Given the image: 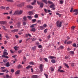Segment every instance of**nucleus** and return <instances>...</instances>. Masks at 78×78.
Returning a JSON list of instances; mask_svg holds the SVG:
<instances>
[{
  "label": "nucleus",
  "instance_id": "obj_40",
  "mask_svg": "<svg viewBox=\"0 0 78 78\" xmlns=\"http://www.w3.org/2000/svg\"><path fill=\"white\" fill-rule=\"evenodd\" d=\"M44 59L45 61V62H48V60L47 59V58H44Z\"/></svg>",
  "mask_w": 78,
  "mask_h": 78
},
{
  "label": "nucleus",
  "instance_id": "obj_8",
  "mask_svg": "<svg viewBox=\"0 0 78 78\" xmlns=\"http://www.w3.org/2000/svg\"><path fill=\"white\" fill-rule=\"evenodd\" d=\"M34 11H32L31 12H29L28 13L29 14L30 16H31V15H33V13H34Z\"/></svg>",
  "mask_w": 78,
  "mask_h": 78
},
{
  "label": "nucleus",
  "instance_id": "obj_28",
  "mask_svg": "<svg viewBox=\"0 0 78 78\" xmlns=\"http://www.w3.org/2000/svg\"><path fill=\"white\" fill-rule=\"evenodd\" d=\"M62 68V66H59L58 67V71H59Z\"/></svg>",
  "mask_w": 78,
  "mask_h": 78
},
{
  "label": "nucleus",
  "instance_id": "obj_57",
  "mask_svg": "<svg viewBox=\"0 0 78 78\" xmlns=\"http://www.w3.org/2000/svg\"><path fill=\"white\" fill-rule=\"evenodd\" d=\"M1 69H2V70H3V69H5V67H1Z\"/></svg>",
  "mask_w": 78,
  "mask_h": 78
},
{
  "label": "nucleus",
  "instance_id": "obj_31",
  "mask_svg": "<svg viewBox=\"0 0 78 78\" xmlns=\"http://www.w3.org/2000/svg\"><path fill=\"white\" fill-rule=\"evenodd\" d=\"M7 2H13L14 1L12 0H6Z\"/></svg>",
  "mask_w": 78,
  "mask_h": 78
},
{
  "label": "nucleus",
  "instance_id": "obj_26",
  "mask_svg": "<svg viewBox=\"0 0 78 78\" xmlns=\"http://www.w3.org/2000/svg\"><path fill=\"white\" fill-rule=\"evenodd\" d=\"M40 28H41V30H44V27L43 26H41L40 27Z\"/></svg>",
  "mask_w": 78,
  "mask_h": 78
},
{
  "label": "nucleus",
  "instance_id": "obj_63",
  "mask_svg": "<svg viewBox=\"0 0 78 78\" xmlns=\"http://www.w3.org/2000/svg\"><path fill=\"white\" fill-rule=\"evenodd\" d=\"M78 14V12H75V13L74 14H75V15H77Z\"/></svg>",
  "mask_w": 78,
  "mask_h": 78
},
{
  "label": "nucleus",
  "instance_id": "obj_30",
  "mask_svg": "<svg viewBox=\"0 0 78 78\" xmlns=\"http://www.w3.org/2000/svg\"><path fill=\"white\" fill-rule=\"evenodd\" d=\"M48 3L49 4H53V2L50 1H48Z\"/></svg>",
  "mask_w": 78,
  "mask_h": 78
},
{
  "label": "nucleus",
  "instance_id": "obj_4",
  "mask_svg": "<svg viewBox=\"0 0 78 78\" xmlns=\"http://www.w3.org/2000/svg\"><path fill=\"white\" fill-rule=\"evenodd\" d=\"M7 23V22H6V21H1L0 22V23L2 25H4V24H5V23Z\"/></svg>",
  "mask_w": 78,
  "mask_h": 78
},
{
  "label": "nucleus",
  "instance_id": "obj_60",
  "mask_svg": "<svg viewBox=\"0 0 78 78\" xmlns=\"http://www.w3.org/2000/svg\"><path fill=\"white\" fill-rule=\"evenodd\" d=\"M43 26L44 27H44H47V25L46 24H44Z\"/></svg>",
  "mask_w": 78,
  "mask_h": 78
},
{
  "label": "nucleus",
  "instance_id": "obj_15",
  "mask_svg": "<svg viewBox=\"0 0 78 78\" xmlns=\"http://www.w3.org/2000/svg\"><path fill=\"white\" fill-rule=\"evenodd\" d=\"M42 2L44 3H45L46 4H47V3H48L47 1L46 0H42Z\"/></svg>",
  "mask_w": 78,
  "mask_h": 78
},
{
  "label": "nucleus",
  "instance_id": "obj_18",
  "mask_svg": "<svg viewBox=\"0 0 78 78\" xmlns=\"http://www.w3.org/2000/svg\"><path fill=\"white\" fill-rule=\"evenodd\" d=\"M55 5L53 4L52 5L50 6V8H55Z\"/></svg>",
  "mask_w": 78,
  "mask_h": 78
},
{
  "label": "nucleus",
  "instance_id": "obj_52",
  "mask_svg": "<svg viewBox=\"0 0 78 78\" xmlns=\"http://www.w3.org/2000/svg\"><path fill=\"white\" fill-rule=\"evenodd\" d=\"M60 3L61 4H62L64 3V2L63 1L61 0L60 1Z\"/></svg>",
  "mask_w": 78,
  "mask_h": 78
},
{
  "label": "nucleus",
  "instance_id": "obj_54",
  "mask_svg": "<svg viewBox=\"0 0 78 78\" xmlns=\"http://www.w3.org/2000/svg\"><path fill=\"white\" fill-rule=\"evenodd\" d=\"M11 72H12V73H13L14 72V70L13 69H11Z\"/></svg>",
  "mask_w": 78,
  "mask_h": 78
},
{
  "label": "nucleus",
  "instance_id": "obj_2",
  "mask_svg": "<svg viewBox=\"0 0 78 78\" xmlns=\"http://www.w3.org/2000/svg\"><path fill=\"white\" fill-rule=\"evenodd\" d=\"M37 3L38 5H40V8H43L44 6V3H41V2H39L38 1H37Z\"/></svg>",
  "mask_w": 78,
  "mask_h": 78
},
{
  "label": "nucleus",
  "instance_id": "obj_50",
  "mask_svg": "<svg viewBox=\"0 0 78 78\" xmlns=\"http://www.w3.org/2000/svg\"><path fill=\"white\" fill-rule=\"evenodd\" d=\"M17 6L18 7H22V5H21V4H19L17 5Z\"/></svg>",
  "mask_w": 78,
  "mask_h": 78
},
{
  "label": "nucleus",
  "instance_id": "obj_17",
  "mask_svg": "<svg viewBox=\"0 0 78 78\" xmlns=\"http://www.w3.org/2000/svg\"><path fill=\"white\" fill-rule=\"evenodd\" d=\"M31 67H32V66L29 65L28 66H27V67H26V69H28L30 68H31Z\"/></svg>",
  "mask_w": 78,
  "mask_h": 78
},
{
  "label": "nucleus",
  "instance_id": "obj_6",
  "mask_svg": "<svg viewBox=\"0 0 78 78\" xmlns=\"http://www.w3.org/2000/svg\"><path fill=\"white\" fill-rule=\"evenodd\" d=\"M1 72H6V73H8V72H9V71L8 70H7V69H6L2 70Z\"/></svg>",
  "mask_w": 78,
  "mask_h": 78
},
{
  "label": "nucleus",
  "instance_id": "obj_5",
  "mask_svg": "<svg viewBox=\"0 0 78 78\" xmlns=\"http://www.w3.org/2000/svg\"><path fill=\"white\" fill-rule=\"evenodd\" d=\"M19 31V29H15L13 30H12V33H16V32H17Z\"/></svg>",
  "mask_w": 78,
  "mask_h": 78
},
{
  "label": "nucleus",
  "instance_id": "obj_9",
  "mask_svg": "<svg viewBox=\"0 0 78 78\" xmlns=\"http://www.w3.org/2000/svg\"><path fill=\"white\" fill-rule=\"evenodd\" d=\"M5 66L6 67H9V66H10V64H9V62H7L5 64Z\"/></svg>",
  "mask_w": 78,
  "mask_h": 78
},
{
  "label": "nucleus",
  "instance_id": "obj_53",
  "mask_svg": "<svg viewBox=\"0 0 78 78\" xmlns=\"http://www.w3.org/2000/svg\"><path fill=\"white\" fill-rule=\"evenodd\" d=\"M22 13V11L20 10V11H19V14H21Z\"/></svg>",
  "mask_w": 78,
  "mask_h": 78
},
{
  "label": "nucleus",
  "instance_id": "obj_14",
  "mask_svg": "<svg viewBox=\"0 0 78 78\" xmlns=\"http://www.w3.org/2000/svg\"><path fill=\"white\" fill-rule=\"evenodd\" d=\"M12 76H9V75L7 74L5 76V78H11Z\"/></svg>",
  "mask_w": 78,
  "mask_h": 78
},
{
  "label": "nucleus",
  "instance_id": "obj_47",
  "mask_svg": "<svg viewBox=\"0 0 78 78\" xmlns=\"http://www.w3.org/2000/svg\"><path fill=\"white\" fill-rule=\"evenodd\" d=\"M51 71H52V72H53L54 71V69L52 67H51Z\"/></svg>",
  "mask_w": 78,
  "mask_h": 78
},
{
  "label": "nucleus",
  "instance_id": "obj_27",
  "mask_svg": "<svg viewBox=\"0 0 78 78\" xmlns=\"http://www.w3.org/2000/svg\"><path fill=\"white\" fill-rule=\"evenodd\" d=\"M17 25H18V28H20V23L19 22L18 23Z\"/></svg>",
  "mask_w": 78,
  "mask_h": 78
},
{
  "label": "nucleus",
  "instance_id": "obj_36",
  "mask_svg": "<svg viewBox=\"0 0 78 78\" xmlns=\"http://www.w3.org/2000/svg\"><path fill=\"white\" fill-rule=\"evenodd\" d=\"M34 17H35V18H37V17H38V15L37 14H35Z\"/></svg>",
  "mask_w": 78,
  "mask_h": 78
},
{
  "label": "nucleus",
  "instance_id": "obj_29",
  "mask_svg": "<svg viewBox=\"0 0 78 78\" xmlns=\"http://www.w3.org/2000/svg\"><path fill=\"white\" fill-rule=\"evenodd\" d=\"M1 9H5V7L3 6H2L0 7Z\"/></svg>",
  "mask_w": 78,
  "mask_h": 78
},
{
  "label": "nucleus",
  "instance_id": "obj_48",
  "mask_svg": "<svg viewBox=\"0 0 78 78\" xmlns=\"http://www.w3.org/2000/svg\"><path fill=\"white\" fill-rule=\"evenodd\" d=\"M60 48H61V49H63L64 48V47L62 46H61L60 47Z\"/></svg>",
  "mask_w": 78,
  "mask_h": 78
},
{
  "label": "nucleus",
  "instance_id": "obj_55",
  "mask_svg": "<svg viewBox=\"0 0 78 78\" xmlns=\"http://www.w3.org/2000/svg\"><path fill=\"white\" fill-rule=\"evenodd\" d=\"M4 44H5V45H6V44H7V41H4Z\"/></svg>",
  "mask_w": 78,
  "mask_h": 78
},
{
  "label": "nucleus",
  "instance_id": "obj_24",
  "mask_svg": "<svg viewBox=\"0 0 78 78\" xmlns=\"http://www.w3.org/2000/svg\"><path fill=\"white\" fill-rule=\"evenodd\" d=\"M22 65H19L18 66V69H20V68H21V67H22Z\"/></svg>",
  "mask_w": 78,
  "mask_h": 78
},
{
  "label": "nucleus",
  "instance_id": "obj_12",
  "mask_svg": "<svg viewBox=\"0 0 78 78\" xmlns=\"http://www.w3.org/2000/svg\"><path fill=\"white\" fill-rule=\"evenodd\" d=\"M2 58H9V57L7 55H2Z\"/></svg>",
  "mask_w": 78,
  "mask_h": 78
},
{
  "label": "nucleus",
  "instance_id": "obj_59",
  "mask_svg": "<svg viewBox=\"0 0 78 78\" xmlns=\"http://www.w3.org/2000/svg\"><path fill=\"white\" fill-rule=\"evenodd\" d=\"M34 25H35V24H33V25H32L31 26H30V27L31 28H33V27H34Z\"/></svg>",
  "mask_w": 78,
  "mask_h": 78
},
{
  "label": "nucleus",
  "instance_id": "obj_51",
  "mask_svg": "<svg viewBox=\"0 0 78 78\" xmlns=\"http://www.w3.org/2000/svg\"><path fill=\"white\" fill-rule=\"evenodd\" d=\"M44 10L45 12H46V13H47L48 11H47V9H44Z\"/></svg>",
  "mask_w": 78,
  "mask_h": 78
},
{
  "label": "nucleus",
  "instance_id": "obj_58",
  "mask_svg": "<svg viewBox=\"0 0 78 78\" xmlns=\"http://www.w3.org/2000/svg\"><path fill=\"white\" fill-rule=\"evenodd\" d=\"M37 23H41V21L40 20H38V21L37 22Z\"/></svg>",
  "mask_w": 78,
  "mask_h": 78
},
{
  "label": "nucleus",
  "instance_id": "obj_62",
  "mask_svg": "<svg viewBox=\"0 0 78 78\" xmlns=\"http://www.w3.org/2000/svg\"><path fill=\"white\" fill-rule=\"evenodd\" d=\"M73 10V8H71L70 11L71 12H72Z\"/></svg>",
  "mask_w": 78,
  "mask_h": 78
},
{
  "label": "nucleus",
  "instance_id": "obj_34",
  "mask_svg": "<svg viewBox=\"0 0 78 78\" xmlns=\"http://www.w3.org/2000/svg\"><path fill=\"white\" fill-rule=\"evenodd\" d=\"M51 61L52 62V63H55L56 62L55 60H54V59H52V60H51Z\"/></svg>",
  "mask_w": 78,
  "mask_h": 78
},
{
  "label": "nucleus",
  "instance_id": "obj_25",
  "mask_svg": "<svg viewBox=\"0 0 78 78\" xmlns=\"http://www.w3.org/2000/svg\"><path fill=\"white\" fill-rule=\"evenodd\" d=\"M32 49L33 50H35L36 49V47L35 46H34L32 48Z\"/></svg>",
  "mask_w": 78,
  "mask_h": 78
},
{
  "label": "nucleus",
  "instance_id": "obj_10",
  "mask_svg": "<svg viewBox=\"0 0 78 78\" xmlns=\"http://www.w3.org/2000/svg\"><path fill=\"white\" fill-rule=\"evenodd\" d=\"M27 8H30V9H33V7L31 5H29L27 6Z\"/></svg>",
  "mask_w": 78,
  "mask_h": 78
},
{
  "label": "nucleus",
  "instance_id": "obj_33",
  "mask_svg": "<svg viewBox=\"0 0 78 78\" xmlns=\"http://www.w3.org/2000/svg\"><path fill=\"white\" fill-rule=\"evenodd\" d=\"M73 47H76V48H77L76 44H75V43L73 44Z\"/></svg>",
  "mask_w": 78,
  "mask_h": 78
},
{
  "label": "nucleus",
  "instance_id": "obj_37",
  "mask_svg": "<svg viewBox=\"0 0 78 78\" xmlns=\"http://www.w3.org/2000/svg\"><path fill=\"white\" fill-rule=\"evenodd\" d=\"M7 61H8V60L7 59H4L3 60V62H6Z\"/></svg>",
  "mask_w": 78,
  "mask_h": 78
},
{
  "label": "nucleus",
  "instance_id": "obj_39",
  "mask_svg": "<svg viewBox=\"0 0 78 78\" xmlns=\"http://www.w3.org/2000/svg\"><path fill=\"white\" fill-rule=\"evenodd\" d=\"M14 48L15 50H17V47L15 46L14 47Z\"/></svg>",
  "mask_w": 78,
  "mask_h": 78
},
{
  "label": "nucleus",
  "instance_id": "obj_11",
  "mask_svg": "<svg viewBox=\"0 0 78 78\" xmlns=\"http://www.w3.org/2000/svg\"><path fill=\"white\" fill-rule=\"evenodd\" d=\"M20 74V70H18L16 71L15 73V75H18Z\"/></svg>",
  "mask_w": 78,
  "mask_h": 78
},
{
  "label": "nucleus",
  "instance_id": "obj_20",
  "mask_svg": "<svg viewBox=\"0 0 78 78\" xmlns=\"http://www.w3.org/2000/svg\"><path fill=\"white\" fill-rule=\"evenodd\" d=\"M27 18H28L29 20H31L32 19V17L30 16H28Z\"/></svg>",
  "mask_w": 78,
  "mask_h": 78
},
{
  "label": "nucleus",
  "instance_id": "obj_45",
  "mask_svg": "<svg viewBox=\"0 0 78 78\" xmlns=\"http://www.w3.org/2000/svg\"><path fill=\"white\" fill-rule=\"evenodd\" d=\"M73 12H78V9H75L73 10Z\"/></svg>",
  "mask_w": 78,
  "mask_h": 78
},
{
  "label": "nucleus",
  "instance_id": "obj_49",
  "mask_svg": "<svg viewBox=\"0 0 78 78\" xmlns=\"http://www.w3.org/2000/svg\"><path fill=\"white\" fill-rule=\"evenodd\" d=\"M5 37H6V38H7V40H8V39H9V37L7 35L5 36Z\"/></svg>",
  "mask_w": 78,
  "mask_h": 78
},
{
  "label": "nucleus",
  "instance_id": "obj_32",
  "mask_svg": "<svg viewBox=\"0 0 78 78\" xmlns=\"http://www.w3.org/2000/svg\"><path fill=\"white\" fill-rule=\"evenodd\" d=\"M2 27H3V28L4 30H5V31H6V30H7V29H6V27H5V26H3Z\"/></svg>",
  "mask_w": 78,
  "mask_h": 78
},
{
  "label": "nucleus",
  "instance_id": "obj_1",
  "mask_svg": "<svg viewBox=\"0 0 78 78\" xmlns=\"http://www.w3.org/2000/svg\"><path fill=\"white\" fill-rule=\"evenodd\" d=\"M62 21H57L56 23V26L58 28H61L62 27Z\"/></svg>",
  "mask_w": 78,
  "mask_h": 78
},
{
  "label": "nucleus",
  "instance_id": "obj_64",
  "mask_svg": "<svg viewBox=\"0 0 78 78\" xmlns=\"http://www.w3.org/2000/svg\"><path fill=\"white\" fill-rule=\"evenodd\" d=\"M38 47V48H42V46L41 45H39Z\"/></svg>",
  "mask_w": 78,
  "mask_h": 78
},
{
  "label": "nucleus",
  "instance_id": "obj_42",
  "mask_svg": "<svg viewBox=\"0 0 78 78\" xmlns=\"http://www.w3.org/2000/svg\"><path fill=\"white\" fill-rule=\"evenodd\" d=\"M72 41H69L67 43V44H71V43H72Z\"/></svg>",
  "mask_w": 78,
  "mask_h": 78
},
{
  "label": "nucleus",
  "instance_id": "obj_56",
  "mask_svg": "<svg viewBox=\"0 0 78 78\" xmlns=\"http://www.w3.org/2000/svg\"><path fill=\"white\" fill-rule=\"evenodd\" d=\"M44 32L45 33H46L47 32V29H45L44 30Z\"/></svg>",
  "mask_w": 78,
  "mask_h": 78
},
{
  "label": "nucleus",
  "instance_id": "obj_16",
  "mask_svg": "<svg viewBox=\"0 0 78 78\" xmlns=\"http://www.w3.org/2000/svg\"><path fill=\"white\" fill-rule=\"evenodd\" d=\"M49 58H50V59H53L54 58H56V57H55L54 56H49Z\"/></svg>",
  "mask_w": 78,
  "mask_h": 78
},
{
  "label": "nucleus",
  "instance_id": "obj_23",
  "mask_svg": "<svg viewBox=\"0 0 78 78\" xmlns=\"http://www.w3.org/2000/svg\"><path fill=\"white\" fill-rule=\"evenodd\" d=\"M33 78H37V76L36 75H33L32 76Z\"/></svg>",
  "mask_w": 78,
  "mask_h": 78
},
{
  "label": "nucleus",
  "instance_id": "obj_44",
  "mask_svg": "<svg viewBox=\"0 0 78 78\" xmlns=\"http://www.w3.org/2000/svg\"><path fill=\"white\" fill-rule=\"evenodd\" d=\"M36 19H33L32 20V21H33L34 22H36Z\"/></svg>",
  "mask_w": 78,
  "mask_h": 78
},
{
  "label": "nucleus",
  "instance_id": "obj_19",
  "mask_svg": "<svg viewBox=\"0 0 78 78\" xmlns=\"http://www.w3.org/2000/svg\"><path fill=\"white\" fill-rule=\"evenodd\" d=\"M69 53L70 54H71L72 55H74V51H71L69 52Z\"/></svg>",
  "mask_w": 78,
  "mask_h": 78
},
{
  "label": "nucleus",
  "instance_id": "obj_3",
  "mask_svg": "<svg viewBox=\"0 0 78 78\" xmlns=\"http://www.w3.org/2000/svg\"><path fill=\"white\" fill-rule=\"evenodd\" d=\"M43 65L42 64H41L40 66V69L41 72L43 71Z\"/></svg>",
  "mask_w": 78,
  "mask_h": 78
},
{
  "label": "nucleus",
  "instance_id": "obj_21",
  "mask_svg": "<svg viewBox=\"0 0 78 78\" xmlns=\"http://www.w3.org/2000/svg\"><path fill=\"white\" fill-rule=\"evenodd\" d=\"M3 54L4 55H8V53H7L6 52H4L3 53Z\"/></svg>",
  "mask_w": 78,
  "mask_h": 78
},
{
  "label": "nucleus",
  "instance_id": "obj_35",
  "mask_svg": "<svg viewBox=\"0 0 78 78\" xmlns=\"http://www.w3.org/2000/svg\"><path fill=\"white\" fill-rule=\"evenodd\" d=\"M44 75H45V76L46 77V78H48V75H47V74H45V73H44Z\"/></svg>",
  "mask_w": 78,
  "mask_h": 78
},
{
  "label": "nucleus",
  "instance_id": "obj_43",
  "mask_svg": "<svg viewBox=\"0 0 78 78\" xmlns=\"http://www.w3.org/2000/svg\"><path fill=\"white\" fill-rule=\"evenodd\" d=\"M60 72H62V73H63V72H64V71L62 70H60L59 71Z\"/></svg>",
  "mask_w": 78,
  "mask_h": 78
},
{
  "label": "nucleus",
  "instance_id": "obj_46",
  "mask_svg": "<svg viewBox=\"0 0 78 78\" xmlns=\"http://www.w3.org/2000/svg\"><path fill=\"white\" fill-rule=\"evenodd\" d=\"M31 31H36V30H35V28H32L31 30Z\"/></svg>",
  "mask_w": 78,
  "mask_h": 78
},
{
  "label": "nucleus",
  "instance_id": "obj_7",
  "mask_svg": "<svg viewBox=\"0 0 78 78\" xmlns=\"http://www.w3.org/2000/svg\"><path fill=\"white\" fill-rule=\"evenodd\" d=\"M17 14H19V11H16L13 14V15H17Z\"/></svg>",
  "mask_w": 78,
  "mask_h": 78
},
{
  "label": "nucleus",
  "instance_id": "obj_41",
  "mask_svg": "<svg viewBox=\"0 0 78 78\" xmlns=\"http://www.w3.org/2000/svg\"><path fill=\"white\" fill-rule=\"evenodd\" d=\"M23 19H24V20H25V21L27 20V17L25 16H24L23 18Z\"/></svg>",
  "mask_w": 78,
  "mask_h": 78
},
{
  "label": "nucleus",
  "instance_id": "obj_61",
  "mask_svg": "<svg viewBox=\"0 0 78 78\" xmlns=\"http://www.w3.org/2000/svg\"><path fill=\"white\" fill-rule=\"evenodd\" d=\"M18 53H22V50H20L19 51H18Z\"/></svg>",
  "mask_w": 78,
  "mask_h": 78
},
{
  "label": "nucleus",
  "instance_id": "obj_22",
  "mask_svg": "<svg viewBox=\"0 0 78 78\" xmlns=\"http://www.w3.org/2000/svg\"><path fill=\"white\" fill-rule=\"evenodd\" d=\"M56 14L59 17H61V14H59V13L58 12H56Z\"/></svg>",
  "mask_w": 78,
  "mask_h": 78
},
{
  "label": "nucleus",
  "instance_id": "obj_13",
  "mask_svg": "<svg viewBox=\"0 0 78 78\" xmlns=\"http://www.w3.org/2000/svg\"><path fill=\"white\" fill-rule=\"evenodd\" d=\"M29 64H30V65H34L35 63L33 62H29Z\"/></svg>",
  "mask_w": 78,
  "mask_h": 78
},
{
  "label": "nucleus",
  "instance_id": "obj_38",
  "mask_svg": "<svg viewBox=\"0 0 78 78\" xmlns=\"http://www.w3.org/2000/svg\"><path fill=\"white\" fill-rule=\"evenodd\" d=\"M66 67H67V68H69V66H68V65L67 64V63H64Z\"/></svg>",
  "mask_w": 78,
  "mask_h": 78
}]
</instances>
